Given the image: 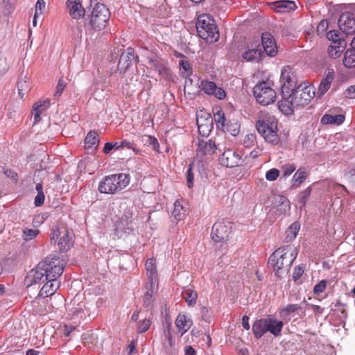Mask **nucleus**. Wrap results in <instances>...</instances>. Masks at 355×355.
<instances>
[{"label": "nucleus", "instance_id": "22", "mask_svg": "<svg viewBox=\"0 0 355 355\" xmlns=\"http://www.w3.org/2000/svg\"><path fill=\"white\" fill-rule=\"evenodd\" d=\"M66 6L69 15L73 19H79L85 16V9L80 0H67Z\"/></svg>", "mask_w": 355, "mask_h": 355}, {"label": "nucleus", "instance_id": "15", "mask_svg": "<svg viewBox=\"0 0 355 355\" xmlns=\"http://www.w3.org/2000/svg\"><path fill=\"white\" fill-rule=\"evenodd\" d=\"M133 62H139V56L135 55V49L128 47L125 51H122L118 62V71L120 73H125L131 66Z\"/></svg>", "mask_w": 355, "mask_h": 355}, {"label": "nucleus", "instance_id": "11", "mask_svg": "<svg viewBox=\"0 0 355 355\" xmlns=\"http://www.w3.org/2000/svg\"><path fill=\"white\" fill-rule=\"evenodd\" d=\"M327 38L331 41L328 49V53L331 58H337L340 56L347 46V42L340 37L338 31L332 30L327 33Z\"/></svg>", "mask_w": 355, "mask_h": 355}, {"label": "nucleus", "instance_id": "23", "mask_svg": "<svg viewBox=\"0 0 355 355\" xmlns=\"http://www.w3.org/2000/svg\"><path fill=\"white\" fill-rule=\"evenodd\" d=\"M149 64L164 79L170 80L171 78V70L166 63L158 60H150Z\"/></svg>", "mask_w": 355, "mask_h": 355}, {"label": "nucleus", "instance_id": "7", "mask_svg": "<svg viewBox=\"0 0 355 355\" xmlns=\"http://www.w3.org/2000/svg\"><path fill=\"white\" fill-rule=\"evenodd\" d=\"M53 267L54 270L47 275L46 277V282L40 291L39 296L42 297L52 295L60 287V282L57 280V278L62 274L65 263L63 261L60 265H53Z\"/></svg>", "mask_w": 355, "mask_h": 355}, {"label": "nucleus", "instance_id": "6", "mask_svg": "<svg viewBox=\"0 0 355 355\" xmlns=\"http://www.w3.org/2000/svg\"><path fill=\"white\" fill-rule=\"evenodd\" d=\"M196 27L199 37L206 42L214 43L218 40L220 35L217 26L208 15L198 17Z\"/></svg>", "mask_w": 355, "mask_h": 355}, {"label": "nucleus", "instance_id": "16", "mask_svg": "<svg viewBox=\"0 0 355 355\" xmlns=\"http://www.w3.org/2000/svg\"><path fill=\"white\" fill-rule=\"evenodd\" d=\"M340 29L349 35L355 33V8L352 12H345L340 16L338 21Z\"/></svg>", "mask_w": 355, "mask_h": 355}, {"label": "nucleus", "instance_id": "28", "mask_svg": "<svg viewBox=\"0 0 355 355\" xmlns=\"http://www.w3.org/2000/svg\"><path fill=\"white\" fill-rule=\"evenodd\" d=\"M216 146L215 142L209 139L208 141H199L198 144V153L202 155H212L215 153Z\"/></svg>", "mask_w": 355, "mask_h": 355}, {"label": "nucleus", "instance_id": "49", "mask_svg": "<svg viewBox=\"0 0 355 355\" xmlns=\"http://www.w3.org/2000/svg\"><path fill=\"white\" fill-rule=\"evenodd\" d=\"M256 142V135L254 134H248L243 139V145L245 148H251Z\"/></svg>", "mask_w": 355, "mask_h": 355}, {"label": "nucleus", "instance_id": "42", "mask_svg": "<svg viewBox=\"0 0 355 355\" xmlns=\"http://www.w3.org/2000/svg\"><path fill=\"white\" fill-rule=\"evenodd\" d=\"M145 266L148 279H153V278L157 277L156 266L153 259H148L146 261Z\"/></svg>", "mask_w": 355, "mask_h": 355}, {"label": "nucleus", "instance_id": "5", "mask_svg": "<svg viewBox=\"0 0 355 355\" xmlns=\"http://www.w3.org/2000/svg\"><path fill=\"white\" fill-rule=\"evenodd\" d=\"M130 181V175L125 173L105 176L99 183L98 191L102 193L114 194L125 189Z\"/></svg>", "mask_w": 355, "mask_h": 355}, {"label": "nucleus", "instance_id": "31", "mask_svg": "<svg viewBox=\"0 0 355 355\" xmlns=\"http://www.w3.org/2000/svg\"><path fill=\"white\" fill-rule=\"evenodd\" d=\"M345 121V116L343 114L331 115L325 114L321 118L320 122L323 125H340Z\"/></svg>", "mask_w": 355, "mask_h": 355}, {"label": "nucleus", "instance_id": "18", "mask_svg": "<svg viewBox=\"0 0 355 355\" xmlns=\"http://www.w3.org/2000/svg\"><path fill=\"white\" fill-rule=\"evenodd\" d=\"M198 132L202 137L209 135L214 127V119L209 113L198 114L196 117Z\"/></svg>", "mask_w": 355, "mask_h": 355}, {"label": "nucleus", "instance_id": "12", "mask_svg": "<svg viewBox=\"0 0 355 355\" xmlns=\"http://www.w3.org/2000/svg\"><path fill=\"white\" fill-rule=\"evenodd\" d=\"M232 223L227 220L216 222L211 228V236L216 243L226 241L232 233Z\"/></svg>", "mask_w": 355, "mask_h": 355}, {"label": "nucleus", "instance_id": "37", "mask_svg": "<svg viewBox=\"0 0 355 355\" xmlns=\"http://www.w3.org/2000/svg\"><path fill=\"white\" fill-rule=\"evenodd\" d=\"M214 112V120L218 128L223 129L228 120L225 118V113L220 107L216 108Z\"/></svg>", "mask_w": 355, "mask_h": 355}, {"label": "nucleus", "instance_id": "54", "mask_svg": "<svg viewBox=\"0 0 355 355\" xmlns=\"http://www.w3.org/2000/svg\"><path fill=\"white\" fill-rule=\"evenodd\" d=\"M279 175V171L277 168H271L266 172V178L269 181H274Z\"/></svg>", "mask_w": 355, "mask_h": 355}, {"label": "nucleus", "instance_id": "34", "mask_svg": "<svg viewBox=\"0 0 355 355\" xmlns=\"http://www.w3.org/2000/svg\"><path fill=\"white\" fill-rule=\"evenodd\" d=\"M275 10L278 12H286L295 10L297 8L293 1L282 0L276 2Z\"/></svg>", "mask_w": 355, "mask_h": 355}, {"label": "nucleus", "instance_id": "58", "mask_svg": "<svg viewBox=\"0 0 355 355\" xmlns=\"http://www.w3.org/2000/svg\"><path fill=\"white\" fill-rule=\"evenodd\" d=\"M146 142L148 144V145L152 147V148L156 151V152H159V144L158 143V141L157 139L155 137H153V136H148L147 137V141Z\"/></svg>", "mask_w": 355, "mask_h": 355}, {"label": "nucleus", "instance_id": "50", "mask_svg": "<svg viewBox=\"0 0 355 355\" xmlns=\"http://www.w3.org/2000/svg\"><path fill=\"white\" fill-rule=\"evenodd\" d=\"M39 233V230L33 229H25L23 231V238L26 241L34 239Z\"/></svg>", "mask_w": 355, "mask_h": 355}, {"label": "nucleus", "instance_id": "35", "mask_svg": "<svg viewBox=\"0 0 355 355\" xmlns=\"http://www.w3.org/2000/svg\"><path fill=\"white\" fill-rule=\"evenodd\" d=\"M241 124L237 119H229L226 123L225 128L223 129V131H227L230 133L231 135L236 137L239 134Z\"/></svg>", "mask_w": 355, "mask_h": 355}, {"label": "nucleus", "instance_id": "62", "mask_svg": "<svg viewBox=\"0 0 355 355\" xmlns=\"http://www.w3.org/2000/svg\"><path fill=\"white\" fill-rule=\"evenodd\" d=\"M212 312L210 309L206 307H202V318L205 322H210V319L211 317Z\"/></svg>", "mask_w": 355, "mask_h": 355}, {"label": "nucleus", "instance_id": "47", "mask_svg": "<svg viewBox=\"0 0 355 355\" xmlns=\"http://www.w3.org/2000/svg\"><path fill=\"white\" fill-rule=\"evenodd\" d=\"M182 209V206L180 204H178L177 202L174 203V209L172 211V215L177 220H181L184 216V214L181 213V210Z\"/></svg>", "mask_w": 355, "mask_h": 355}, {"label": "nucleus", "instance_id": "3", "mask_svg": "<svg viewBox=\"0 0 355 355\" xmlns=\"http://www.w3.org/2000/svg\"><path fill=\"white\" fill-rule=\"evenodd\" d=\"M284 322L278 320L272 315L266 318L256 320L252 324V331L257 339L261 338L266 333H270L274 337H279L282 334Z\"/></svg>", "mask_w": 355, "mask_h": 355}, {"label": "nucleus", "instance_id": "30", "mask_svg": "<svg viewBox=\"0 0 355 355\" xmlns=\"http://www.w3.org/2000/svg\"><path fill=\"white\" fill-rule=\"evenodd\" d=\"M175 324L181 332V335H183L191 328L193 321L188 318L186 315L180 313L175 320Z\"/></svg>", "mask_w": 355, "mask_h": 355}, {"label": "nucleus", "instance_id": "59", "mask_svg": "<svg viewBox=\"0 0 355 355\" xmlns=\"http://www.w3.org/2000/svg\"><path fill=\"white\" fill-rule=\"evenodd\" d=\"M154 300L155 297H153V295L145 294L144 296V306L148 309H151L153 307Z\"/></svg>", "mask_w": 355, "mask_h": 355}, {"label": "nucleus", "instance_id": "44", "mask_svg": "<svg viewBox=\"0 0 355 355\" xmlns=\"http://www.w3.org/2000/svg\"><path fill=\"white\" fill-rule=\"evenodd\" d=\"M305 268V264H300L294 268L292 278L295 283H300L298 281L300 280L303 273L304 272Z\"/></svg>", "mask_w": 355, "mask_h": 355}, {"label": "nucleus", "instance_id": "51", "mask_svg": "<svg viewBox=\"0 0 355 355\" xmlns=\"http://www.w3.org/2000/svg\"><path fill=\"white\" fill-rule=\"evenodd\" d=\"M193 164L189 165V168L187 173V187L191 189L193 186L194 174L192 171Z\"/></svg>", "mask_w": 355, "mask_h": 355}, {"label": "nucleus", "instance_id": "61", "mask_svg": "<svg viewBox=\"0 0 355 355\" xmlns=\"http://www.w3.org/2000/svg\"><path fill=\"white\" fill-rule=\"evenodd\" d=\"M3 172L8 178L17 181L18 178L17 173L10 168H3Z\"/></svg>", "mask_w": 355, "mask_h": 355}, {"label": "nucleus", "instance_id": "36", "mask_svg": "<svg viewBox=\"0 0 355 355\" xmlns=\"http://www.w3.org/2000/svg\"><path fill=\"white\" fill-rule=\"evenodd\" d=\"M278 105L279 110L284 114L287 115L293 114L294 108L297 107L294 104H293V100L288 98H284V101H279Z\"/></svg>", "mask_w": 355, "mask_h": 355}, {"label": "nucleus", "instance_id": "32", "mask_svg": "<svg viewBox=\"0 0 355 355\" xmlns=\"http://www.w3.org/2000/svg\"><path fill=\"white\" fill-rule=\"evenodd\" d=\"M98 142L99 139L98 137L97 132L95 130H91L87 133L85 139V148L95 150L98 147Z\"/></svg>", "mask_w": 355, "mask_h": 355}, {"label": "nucleus", "instance_id": "41", "mask_svg": "<svg viewBox=\"0 0 355 355\" xmlns=\"http://www.w3.org/2000/svg\"><path fill=\"white\" fill-rule=\"evenodd\" d=\"M300 224L299 222L295 221L287 229L286 233V240L287 241H291L296 238L297 234L300 230Z\"/></svg>", "mask_w": 355, "mask_h": 355}, {"label": "nucleus", "instance_id": "17", "mask_svg": "<svg viewBox=\"0 0 355 355\" xmlns=\"http://www.w3.org/2000/svg\"><path fill=\"white\" fill-rule=\"evenodd\" d=\"M220 164L227 168H233L242 164L243 160L235 151L227 149L219 157Z\"/></svg>", "mask_w": 355, "mask_h": 355}, {"label": "nucleus", "instance_id": "64", "mask_svg": "<svg viewBox=\"0 0 355 355\" xmlns=\"http://www.w3.org/2000/svg\"><path fill=\"white\" fill-rule=\"evenodd\" d=\"M345 96L348 98H355V85L349 86L344 93Z\"/></svg>", "mask_w": 355, "mask_h": 355}, {"label": "nucleus", "instance_id": "2", "mask_svg": "<svg viewBox=\"0 0 355 355\" xmlns=\"http://www.w3.org/2000/svg\"><path fill=\"white\" fill-rule=\"evenodd\" d=\"M64 260L56 255H50L40 261L35 268L31 270L24 279V284L29 287L33 284L43 283L47 275L54 270L53 265H60Z\"/></svg>", "mask_w": 355, "mask_h": 355}, {"label": "nucleus", "instance_id": "52", "mask_svg": "<svg viewBox=\"0 0 355 355\" xmlns=\"http://www.w3.org/2000/svg\"><path fill=\"white\" fill-rule=\"evenodd\" d=\"M67 86L66 82L64 80L63 78H60L58 80V83L56 86V90L54 94V96L55 97H59L61 96L62 93L63 92L64 88Z\"/></svg>", "mask_w": 355, "mask_h": 355}, {"label": "nucleus", "instance_id": "24", "mask_svg": "<svg viewBox=\"0 0 355 355\" xmlns=\"http://www.w3.org/2000/svg\"><path fill=\"white\" fill-rule=\"evenodd\" d=\"M335 72L333 69H327L324 73V77L322 79L318 89L319 96H323L330 88L331 84L334 80Z\"/></svg>", "mask_w": 355, "mask_h": 355}, {"label": "nucleus", "instance_id": "33", "mask_svg": "<svg viewBox=\"0 0 355 355\" xmlns=\"http://www.w3.org/2000/svg\"><path fill=\"white\" fill-rule=\"evenodd\" d=\"M308 177V173L304 167L299 168L292 178L291 188H297L303 183Z\"/></svg>", "mask_w": 355, "mask_h": 355}, {"label": "nucleus", "instance_id": "27", "mask_svg": "<svg viewBox=\"0 0 355 355\" xmlns=\"http://www.w3.org/2000/svg\"><path fill=\"white\" fill-rule=\"evenodd\" d=\"M58 245L60 252H67L73 245L72 237L69 236V232L65 227H62V235Z\"/></svg>", "mask_w": 355, "mask_h": 355}, {"label": "nucleus", "instance_id": "21", "mask_svg": "<svg viewBox=\"0 0 355 355\" xmlns=\"http://www.w3.org/2000/svg\"><path fill=\"white\" fill-rule=\"evenodd\" d=\"M273 207L276 209L275 214H286L291 209V203L287 197L282 195H275L272 199Z\"/></svg>", "mask_w": 355, "mask_h": 355}, {"label": "nucleus", "instance_id": "56", "mask_svg": "<svg viewBox=\"0 0 355 355\" xmlns=\"http://www.w3.org/2000/svg\"><path fill=\"white\" fill-rule=\"evenodd\" d=\"M151 322L149 319H144L139 323L138 332L144 333L146 332L150 327Z\"/></svg>", "mask_w": 355, "mask_h": 355}, {"label": "nucleus", "instance_id": "20", "mask_svg": "<svg viewBox=\"0 0 355 355\" xmlns=\"http://www.w3.org/2000/svg\"><path fill=\"white\" fill-rule=\"evenodd\" d=\"M200 87L207 95L214 96L218 99H224L226 96L225 90L216 85L213 81L202 80Z\"/></svg>", "mask_w": 355, "mask_h": 355}, {"label": "nucleus", "instance_id": "29", "mask_svg": "<svg viewBox=\"0 0 355 355\" xmlns=\"http://www.w3.org/2000/svg\"><path fill=\"white\" fill-rule=\"evenodd\" d=\"M297 311H301L302 314L300 315L301 317L305 315V311L302 310L300 305L297 304H288L286 306L279 309V315L283 320H290V315Z\"/></svg>", "mask_w": 355, "mask_h": 355}, {"label": "nucleus", "instance_id": "57", "mask_svg": "<svg viewBox=\"0 0 355 355\" xmlns=\"http://www.w3.org/2000/svg\"><path fill=\"white\" fill-rule=\"evenodd\" d=\"M328 28V21L326 19L322 20L317 27V33L318 35H322L326 34Z\"/></svg>", "mask_w": 355, "mask_h": 355}, {"label": "nucleus", "instance_id": "19", "mask_svg": "<svg viewBox=\"0 0 355 355\" xmlns=\"http://www.w3.org/2000/svg\"><path fill=\"white\" fill-rule=\"evenodd\" d=\"M261 40L264 53L268 56L275 57L278 50L273 35L269 32H264L261 34Z\"/></svg>", "mask_w": 355, "mask_h": 355}, {"label": "nucleus", "instance_id": "53", "mask_svg": "<svg viewBox=\"0 0 355 355\" xmlns=\"http://www.w3.org/2000/svg\"><path fill=\"white\" fill-rule=\"evenodd\" d=\"M296 166L293 164H285L282 167V171L284 177H287L291 175L295 170Z\"/></svg>", "mask_w": 355, "mask_h": 355}, {"label": "nucleus", "instance_id": "14", "mask_svg": "<svg viewBox=\"0 0 355 355\" xmlns=\"http://www.w3.org/2000/svg\"><path fill=\"white\" fill-rule=\"evenodd\" d=\"M266 57L264 51L260 49L259 42L248 44L242 58L247 62H259Z\"/></svg>", "mask_w": 355, "mask_h": 355}, {"label": "nucleus", "instance_id": "10", "mask_svg": "<svg viewBox=\"0 0 355 355\" xmlns=\"http://www.w3.org/2000/svg\"><path fill=\"white\" fill-rule=\"evenodd\" d=\"M256 128L266 141L276 145L279 141L277 123L270 119L257 121Z\"/></svg>", "mask_w": 355, "mask_h": 355}, {"label": "nucleus", "instance_id": "45", "mask_svg": "<svg viewBox=\"0 0 355 355\" xmlns=\"http://www.w3.org/2000/svg\"><path fill=\"white\" fill-rule=\"evenodd\" d=\"M311 187H309L299 194V203L302 207H305L306 202L311 195Z\"/></svg>", "mask_w": 355, "mask_h": 355}, {"label": "nucleus", "instance_id": "9", "mask_svg": "<svg viewBox=\"0 0 355 355\" xmlns=\"http://www.w3.org/2000/svg\"><path fill=\"white\" fill-rule=\"evenodd\" d=\"M253 94L257 101L263 106L274 103L276 99V92L266 81L257 83L253 88Z\"/></svg>", "mask_w": 355, "mask_h": 355}, {"label": "nucleus", "instance_id": "8", "mask_svg": "<svg viewBox=\"0 0 355 355\" xmlns=\"http://www.w3.org/2000/svg\"><path fill=\"white\" fill-rule=\"evenodd\" d=\"M315 92L311 85L300 83L296 88L291 92V96L287 97L293 100V104L297 107L307 105L313 98Z\"/></svg>", "mask_w": 355, "mask_h": 355}, {"label": "nucleus", "instance_id": "39", "mask_svg": "<svg viewBox=\"0 0 355 355\" xmlns=\"http://www.w3.org/2000/svg\"><path fill=\"white\" fill-rule=\"evenodd\" d=\"M18 94L21 98L31 89V84L28 79L20 78L17 82Z\"/></svg>", "mask_w": 355, "mask_h": 355}, {"label": "nucleus", "instance_id": "4", "mask_svg": "<svg viewBox=\"0 0 355 355\" xmlns=\"http://www.w3.org/2000/svg\"><path fill=\"white\" fill-rule=\"evenodd\" d=\"M110 12L103 3H96L91 15L85 19V27L87 31H101L110 19Z\"/></svg>", "mask_w": 355, "mask_h": 355}, {"label": "nucleus", "instance_id": "38", "mask_svg": "<svg viewBox=\"0 0 355 355\" xmlns=\"http://www.w3.org/2000/svg\"><path fill=\"white\" fill-rule=\"evenodd\" d=\"M182 295L189 306H193L196 304L198 294L195 291L191 288L184 289L182 291Z\"/></svg>", "mask_w": 355, "mask_h": 355}, {"label": "nucleus", "instance_id": "13", "mask_svg": "<svg viewBox=\"0 0 355 355\" xmlns=\"http://www.w3.org/2000/svg\"><path fill=\"white\" fill-rule=\"evenodd\" d=\"M282 96L283 98L291 96V92L296 88L295 76L291 71V69H284L281 73Z\"/></svg>", "mask_w": 355, "mask_h": 355}, {"label": "nucleus", "instance_id": "26", "mask_svg": "<svg viewBox=\"0 0 355 355\" xmlns=\"http://www.w3.org/2000/svg\"><path fill=\"white\" fill-rule=\"evenodd\" d=\"M84 346L89 349H94L101 345L98 337L93 331H88L82 335Z\"/></svg>", "mask_w": 355, "mask_h": 355}, {"label": "nucleus", "instance_id": "40", "mask_svg": "<svg viewBox=\"0 0 355 355\" xmlns=\"http://www.w3.org/2000/svg\"><path fill=\"white\" fill-rule=\"evenodd\" d=\"M343 64L347 68L355 67V49L351 47L345 51Z\"/></svg>", "mask_w": 355, "mask_h": 355}, {"label": "nucleus", "instance_id": "55", "mask_svg": "<svg viewBox=\"0 0 355 355\" xmlns=\"http://www.w3.org/2000/svg\"><path fill=\"white\" fill-rule=\"evenodd\" d=\"M327 282L324 279L319 282L313 288V293L318 295L322 293L326 288Z\"/></svg>", "mask_w": 355, "mask_h": 355}, {"label": "nucleus", "instance_id": "1", "mask_svg": "<svg viewBox=\"0 0 355 355\" xmlns=\"http://www.w3.org/2000/svg\"><path fill=\"white\" fill-rule=\"evenodd\" d=\"M297 254L295 247L291 245L282 246L270 254L268 263L277 279L282 280L286 277Z\"/></svg>", "mask_w": 355, "mask_h": 355}, {"label": "nucleus", "instance_id": "48", "mask_svg": "<svg viewBox=\"0 0 355 355\" xmlns=\"http://www.w3.org/2000/svg\"><path fill=\"white\" fill-rule=\"evenodd\" d=\"M62 235V227L55 226L52 229V233L51 236V243L55 244Z\"/></svg>", "mask_w": 355, "mask_h": 355}, {"label": "nucleus", "instance_id": "43", "mask_svg": "<svg viewBox=\"0 0 355 355\" xmlns=\"http://www.w3.org/2000/svg\"><path fill=\"white\" fill-rule=\"evenodd\" d=\"M50 106V100L46 98L44 101H40L35 103L33 107V111H37L40 113L46 112Z\"/></svg>", "mask_w": 355, "mask_h": 355}, {"label": "nucleus", "instance_id": "25", "mask_svg": "<svg viewBox=\"0 0 355 355\" xmlns=\"http://www.w3.org/2000/svg\"><path fill=\"white\" fill-rule=\"evenodd\" d=\"M132 214L128 209L125 210L120 220L116 224V230H121L125 233L129 234L133 231V227L132 225Z\"/></svg>", "mask_w": 355, "mask_h": 355}, {"label": "nucleus", "instance_id": "60", "mask_svg": "<svg viewBox=\"0 0 355 355\" xmlns=\"http://www.w3.org/2000/svg\"><path fill=\"white\" fill-rule=\"evenodd\" d=\"M8 69L7 58L4 53L0 52V71H5Z\"/></svg>", "mask_w": 355, "mask_h": 355}, {"label": "nucleus", "instance_id": "46", "mask_svg": "<svg viewBox=\"0 0 355 355\" xmlns=\"http://www.w3.org/2000/svg\"><path fill=\"white\" fill-rule=\"evenodd\" d=\"M179 66L181 72L185 73L187 76H190L192 74L193 69L189 61L182 60L179 62Z\"/></svg>", "mask_w": 355, "mask_h": 355}, {"label": "nucleus", "instance_id": "63", "mask_svg": "<svg viewBox=\"0 0 355 355\" xmlns=\"http://www.w3.org/2000/svg\"><path fill=\"white\" fill-rule=\"evenodd\" d=\"M45 196L44 193H38L35 198L34 205L35 207H40L44 202Z\"/></svg>", "mask_w": 355, "mask_h": 355}]
</instances>
